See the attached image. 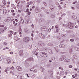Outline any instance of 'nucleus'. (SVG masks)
Wrapping results in <instances>:
<instances>
[{
	"label": "nucleus",
	"mask_w": 79,
	"mask_h": 79,
	"mask_svg": "<svg viewBox=\"0 0 79 79\" xmlns=\"http://www.w3.org/2000/svg\"><path fill=\"white\" fill-rule=\"evenodd\" d=\"M10 19H11V18L10 17H9L7 19H5V22H6V23H8V22H9L10 21Z\"/></svg>",
	"instance_id": "nucleus-9"
},
{
	"label": "nucleus",
	"mask_w": 79,
	"mask_h": 79,
	"mask_svg": "<svg viewBox=\"0 0 79 79\" xmlns=\"http://www.w3.org/2000/svg\"><path fill=\"white\" fill-rule=\"evenodd\" d=\"M54 8H55V6H50L49 10L50 11H52Z\"/></svg>",
	"instance_id": "nucleus-5"
},
{
	"label": "nucleus",
	"mask_w": 79,
	"mask_h": 79,
	"mask_svg": "<svg viewBox=\"0 0 79 79\" xmlns=\"http://www.w3.org/2000/svg\"><path fill=\"white\" fill-rule=\"evenodd\" d=\"M39 36L40 38L41 39H45V35L42 33H40L39 34Z\"/></svg>",
	"instance_id": "nucleus-6"
},
{
	"label": "nucleus",
	"mask_w": 79,
	"mask_h": 79,
	"mask_svg": "<svg viewBox=\"0 0 79 79\" xmlns=\"http://www.w3.org/2000/svg\"><path fill=\"white\" fill-rule=\"evenodd\" d=\"M24 31L26 33H27V34L29 33V30L27 28H25L24 30Z\"/></svg>",
	"instance_id": "nucleus-11"
},
{
	"label": "nucleus",
	"mask_w": 79,
	"mask_h": 79,
	"mask_svg": "<svg viewBox=\"0 0 79 79\" xmlns=\"http://www.w3.org/2000/svg\"><path fill=\"white\" fill-rule=\"evenodd\" d=\"M40 69H41V70H42V72H44V71L45 70L44 68L43 67H41Z\"/></svg>",
	"instance_id": "nucleus-26"
},
{
	"label": "nucleus",
	"mask_w": 79,
	"mask_h": 79,
	"mask_svg": "<svg viewBox=\"0 0 79 79\" xmlns=\"http://www.w3.org/2000/svg\"><path fill=\"white\" fill-rule=\"evenodd\" d=\"M62 17H63L64 16H66V14H64L62 15Z\"/></svg>",
	"instance_id": "nucleus-42"
},
{
	"label": "nucleus",
	"mask_w": 79,
	"mask_h": 79,
	"mask_svg": "<svg viewBox=\"0 0 79 79\" xmlns=\"http://www.w3.org/2000/svg\"><path fill=\"white\" fill-rule=\"evenodd\" d=\"M38 16L39 17H42V15L40 14H39L38 15Z\"/></svg>",
	"instance_id": "nucleus-34"
},
{
	"label": "nucleus",
	"mask_w": 79,
	"mask_h": 79,
	"mask_svg": "<svg viewBox=\"0 0 79 79\" xmlns=\"http://www.w3.org/2000/svg\"><path fill=\"white\" fill-rule=\"evenodd\" d=\"M20 79H27L24 77L23 76H20L19 77Z\"/></svg>",
	"instance_id": "nucleus-18"
},
{
	"label": "nucleus",
	"mask_w": 79,
	"mask_h": 79,
	"mask_svg": "<svg viewBox=\"0 0 79 79\" xmlns=\"http://www.w3.org/2000/svg\"><path fill=\"white\" fill-rule=\"evenodd\" d=\"M23 40L24 42H29V38L27 37H25L23 38Z\"/></svg>",
	"instance_id": "nucleus-4"
},
{
	"label": "nucleus",
	"mask_w": 79,
	"mask_h": 79,
	"mask_svg": "<svg viewBox=\"0 0 79 79\" xmlns=\"http://www.w3.org/2000/svg\"><path fill=\"white\" fill-rule=\"evenodd\" d=\"M55 28H56V29H58V26L56 25L55 26Z\"/></svg>",
	"instance_id": "nucleus-47"
},
{
	"label": "nucleus",
	"mask_w": 79,
	"mask_h": 79,
	"mask_svg": "<svg viewBox=\"0 0 79 79\" xmlns=\"http://www.w3.org/2000/svg\"><path fill=\"white\" fill-rule=\"evenodd\" d=\"M69 68H73V66H72V65H69Z\"/></svg>",
	"instance_id": "nucleus-46"
},
{
	"label": "nucleus",
	"mask_w": 79,
	"mask_h": 79,
	"mask_svg": "<svg viewBox=\"0 0 79 79\" xmlns=\"http://www.w3.org/2000/svg\"><path fill=\"white\" fill-rule=\"evenodd\" d=\"M65 47V46L64 44H60V47L61 48H64Z\"/></svg>",
	"instance_id": "nucleus-19"
},
{
	"label": "nucleus",
	"mask_w": 79,
	"mask_h": 79,
	"mask_svg": "<svg viewBox=\"0 0 79 79\" xmlns=\"http://www.w3.org/2000/svg\"><path fill=\"white\" fill-rule=\"evenodd\" d=\"M10 54L11 55H13V52H10Z\"/></svg>",
	"instance_id": "nucleus-53"
},
{
	"label": "nucleus",
	"mask_w": 79,
	"mask_h": 79,
	"mask_svg": "<svg viewBox=\"0 0 79 79\" xmlns=\"http://www.w3.org/2000/svg\"><path fill=\"white\" fill-rule=\"evenodd\" d=\"M55 49L57 53H58V48L57 47H55Z\"/></svg>",
	"instance_id": "nucleus-20"
},
{
	"label": "nucleus",
	"mask_w": 79,
	"mask_h": 79,
	"mask_svg": "<svg viewBox=\"0 0 79 79\" xmlns=\"http://www.w3.org/2000/svg\"><path fill=\"white\" fill-rule=\"evenodd\" d=\"M42 29H43V31H45V30L46 29V27H43L42 28Z\"/></svg>",
	"instance_id": "nucleus-25"
},
{
	"label": "nucleus",
	"mask_w": 79,
	"mask_h": 79,
	"mask_svg": "<svg viewBox=\"0 0 79 79\" xmlns=\"http://www.w3.org/2000/svg\"><path fill=\"white\" fill-rule=\"evenodd\" d=\"M31 2H27V4L28 5H31Z\"/></svg>",
	"instance_id": "nucleus-40"
},
{
	"label": "nucleus",
	"mask_w": 79,
	"mask_h": 79,
	"mask_svg": "<svg viewBox=\"0 0 79 79\" xmlns=\"http://www.w3.org/2000/svg\"><path fill=\"white\" fill-rule=\"evenodd\" d=\"M52 60H55V57H52Z\"/></svg>",
	"instance_id": "nucleus-48"
},
{
	"label": "nucleus",
	"mask_w": 79,
	"mask_h": 79,
	"mask_svg": "<svg viewBox=\"0 0 79 79\" xmlns=\"http://www.w3.org/2000/svg\"><path fill=\"white\" fill-rule=\"evenodd\" d=\"M73 58H75V59H76V55H74L73 56Z\"/></svg>",
	"instance_id": "nucleus-36"
},
{
	"label": "nucleus",
	"mask_w": 79,
	"mask_h": 79,
	"mask_svg": "<svg viewBox=\"0 0 79 79\" xmlns=\"http://www.w3.org/2000/svg\"><path fill=\"white\" fill-rule=\"evenodd\" d=\"M23 54L24 53H23V50H21L19 51V55H20V56H23Z\"/></svg>",
	"instance_id": "nucleus-7"
},
{
	"label": "nucleus",
	"mask_w": 79,
	"mask_h": 79,
	"mask_svg": "<svg viewBox=\"0 0 79 79\" xmlns=\"http://www.w3.org/2000/svg\"><path fill=\"white\" fill-rule=\"evenodd\" d=\"M20 23L22 24H23L24 23V20L22 19L21 21H20Z\"/></svg>",
	"instance_id": "nucleus-23"
},
{
	"label": "nucleus",
	"mask_w": 79,
	"mask_h": 79,
	"mask_svg": "<svg viewBox=\"0 0 79 79\" xmlns=\"http://www.w3.org/2000/svg\"><path fill=\"white\" fill-rule=\"evenodd\" d=\"M38 45L40 47H44L45 45V44L42 43L41 41H40L38 42Z\"/></svg>",
	"instance_id": "nucleus-3"
},
{
	"label": "nucleus",
	"mask_w": 79,
	"mask_h": 79,
	"mask_svg": "<svg viewBox=\"0 0 79 79\" xmlns=\"http://www.w3.org/2000/svg\"><path fill=\"white\" fill-rule=\"evenodd\" d=\"M31 27H32L34 28V25L33 24H32L31 25Z\"/></svg>",
	"instance_id": "nucleus-63"
},
{
	"label": "nucleus",
	"mask_w": 79,
	"mask_h": 79,
	"mask_svg": "<svg viewBox=\"0 0 79 79\" xmlns=\"http://www.w3.org/2000/svg\"><path fill=\"white\" fill-rule=\"evenodd\" d=\"M59 8H60V9H61L62 8H61V5H60L59 6H58Z\"/></svg>",
	"instance_id": "nucleus-49"
},
{
	"label": "nucleus",
	"mask_w": 79,
	"mask_h": 79,
	"mask_svg": "<svg viewBox=\"0 0 79 79\" xmlns=\"http://www.w3.org/2000/svg\"><path fill=\"white\" fill-rule=\"evenodd\" d=\"M31 48H32V45H30L29 46V49H31Z\"/></svg>",
	"instance_id": "nucleus-41"
},
{
	"label": "nucleus",
	"mask_w": 79,
	"mask_h": 79,
	"mask_svg": "<svg viewBox=\"0 0 79 79\" xmlns=\"http://www.w3.org/2000/svg\"><path fill=\"white\" fill-rule=\"evenodd\" d=\"M77 7L78 9H79V5H78Z\"/></svg>",
	"instance_id": "nucleus-64"
},
{
	"label": "nucleus",
	"mask_w": 79,
	"mask_h": 79,
	"mask_svg": "<svg viewBox=\"0 0 79 79\" xmlns=\"http://www.w3.org/2000/svg\"><path fill=\"white\" fill-rule=\"evenodd\" d=\"M35 74H34L31 76V78L32 79H34L35 77Z\"/></svg>",
	"instance_id": "nucleus-28"
},
{
	"label": "nucleus",
	"mask_w": 79,
	"mask_h": 79,
	"mask_svg": "<svg viewBox=\"0 0 79 79\" xmlns=\"http://www.w3.org/2000/svg\"><path fill=\"white\" fill-rule=\"evenodd\" d=\"M10 73L12 74V76H13V75H14V74L13 73V72L12 71H10Z\"/></svg>",
	"instance_id": "nucleus-43"
},
{
	"label": "nucleus",
	"mask_w": 79,
	"mask_h": 79,
	"mask_svg": "<svg viewBox=\"0 0 79 79\" xmlns=\"http://www.w3.org/2000/svg\"><path fill=\"white\" fill-rule=\"evenodd\" d=\"M74 48H75L76 50H77V51H78L79 50V48H78L75 47Z\"/></svg>",
	"instance_id": "nucleus-30"
},
{
	"label": "nucleus",
	"mask_w": 79,
	"mask_h": 79,
	"mask_svg": "<svg viewBox=\"0 0 79 79\" xmlns=\"http://www.w3.org/2000/svg\"><path fill=\"white\" fill-rule=\"evenodd\" d=\"M57 39L59 40H61V37L59 36H57Z\"/></svg>",
	"instance_id": "nucleus-29"
},
{
	"label": "nucleus",
	"mask_w": 79,
	"mask_h": 79,
	"mask_svg": "<svg viewBox=\"0 0 79 79\" xmlns=\"http://www.w3.org/2000/svg\"><path fill=\"white\" fill-rule=\"evenodd\" d=\"M59 31V30L57 28L56 30V31H54V33H56V32H58Z\"/></svg>",
	"instance_id": "nucleus-31"
},
{
	"label": "nucleus",
	"mask_w": 79,
	"mask_h": 79,
	"mask_svg": "<svg viewBox=\"0 0 79 79\" xmlns=\"http://www.w3.org/2000/svg\"><path fill=\"white\" fill-rule=\"evenodd\" d=\"M43 3L44 4V5H45V6H47V3H46V2H43Z\"/></svg>",
	"instance_id": "nucleus-45"
},
{
	"label": "nucleus",
	"mask_w": 79,
	"mask_h": 79,
	"mask_svg": "<svg viewBox=\"0 0 79 79\" xmlns=\"http://www.w3.org/2000/svg\"><path fill=\"white\" fill-rule=\"evenodd\" d=\"M40 55L42 57H46L47 56V54L44 52H41L40 53Z\"/></svg>",
	"instance_id": "nucleus-2"
},
{
	"label": "nucleus",
	"mask_w": 79,
	"mask_h": 79,
	"mask_svg": "<svg viewBox=\"0 0 79 79\" xmlns=\"http://www.w3.org/2000/svg\"><path fill=\"white\" fill-rule=\"evenodd\" d=\"M27 14H28V15H30L31 14V12H28V13Z\"/></svg>",
	"instance_id": "nucleus-58"
},
{
	"label": "nucleus",
	"mask_w": 79,
	"mask_h": 79,
	"mask_svg": "<svg viewBox=\"0 0 79 79\" xmlns=\"http://www.w3.org/2000/svg\"><path fill=\"white\" fill-rule=\"evenodd\" d=\"M66 73H70V72H69V70H67L66 71Z\"/></svg>",
	"instance_id": "nucleus-50"
},
{
	"label": "nucleus",
	"mask_w": 79,
	"mask_h": 79,
	"mask_svg": "<svg viewBox=\"0 0 79 79\" xmlns=\"http://www.w3.org/2000/svg\"><path fill=\"white\" fill-rule=\"evenodd\" d=\"M2 3L4 5H6V1L5 0L3 1Z\"/></svg>",
	"instance_id": "nucleus-22"
},
{
	"label": "nucleus",
	"mask_w": 79,
	"mask_h": 79,
	"mask_svg": "<svg viewBox=\"0 0 79 79\" xmlns=\"http://www.w3.org/2000/svg\"><path fill=\"white\" fill-rule=\"evenodd\" d=\"M70 41L71 42H74V40L73 39H71L70 40Z\"/></svg>",
	"instance_id": "nucleus-44"
},
{
	"label": "nucleus",
	"mask_w": 79,
	"mask_h": 79,
	"mask_svg": "<svg viewBox=\"0 0 79 79\" xmlns=\"http://www.w3.org/2000/svg\"><path fill=\"white\" fill-rule=\"evenodd\" d=\"M59 75L60 76H63V73L61 72H60V73Z\"/></svg>",
	"instance_id": "nucleus-38"
},
{
	"label": "nucleus",
	"mask_w": 79,
	"mask_h": 79,
	"mask_svg": "<svg viewBox=\"0 0 79 79\" xmlns=\"http://www.w3.org/2000/svg\"><path fill=\"white\" fill-rule=\"evenodd\" d=\"M55 15H52L51 16V17L52 18H55Z\"/></svg>",
	"instance_id": "nucleus-55"
},
{
	"label": "nucleus",
	"mask_w": 79,
	"mask_h": 79,
	"mask_svg": "<svg viewBox=\"0 0 79 79\" xmlns=\"http://www.w3.org/2000/svg\"><path fill=\"white\" fill-rule=\"evenodd\" d=\"M25 19L26 20V21H29V20L30 19V17L29 16L25 17Z\"/></svg>",
	"instance_id": "nucleus-12"
},
{
	"label": "nucleus",
	"mask_w": 79,
	"mask_h": 79,
	"mask_svg": "<svg viewBox=\"0 0 79 79\" xmlns=\"http://www.w3.org/2000/svg\"><path fill=\"white\" fill-rule=\"evenodd\" d=\"M40 11V10L39 8H37L35 9V12L36 13H39Z\"/></svg>",
	"instance_id": "nucleus-10"
},
{
	"label": "nucleus",
	"mask_w": 79,
	"mask_h": 79,
	"mask_svg": "<svg viewBox=\"0 0 79 79\" xmlns=\"http://www.w3.org/2000/svg\"><path fill=\"white\" fill-rule=\"evenodd\" d=\"M6 61H7V63L9 64L11 63V60L10 59H6Z\"/></svg>",
	"instance_id": "nucleus-21"
},
{
	"label": "nucleus",
	"mask_w": 79,
	"mask_h": 79,
	"mask_svg": "<svg viewBox=\"0 0 79 79\" xmlns=\"http://www.w3.org/2000/svg\"><path fill=\"white\" fill-rule=\"evenodd\" d=\"M62 57L64 58L62 59V60H64V59L66 57V56L65 55H62Z\"/></svg>",
	"instance_id": "nucleus-32"
},
{
	"label": "nucleus",
	"mask_w": 79,
	"mask_h": 79,
	"mask_svg": "<svg viewBox=\"0 0 79 79\" xmlns=\"http://www.w3.org/2000/svg\"><path fill=\"white\" fill-rule=\"evenodd\" d=\"M48 32H50L51 31V29H49L48 31Z\"/></svg>",
	"instance_id": "nucleus-54"
},
{
	"label": "nucleus",
	"mask_w": 79,
	"mask_h": 79,
	"mask_svg": "<svg viewBox=\"0 0 79 79\" xmlns=\"http://www.w3.org/2000/svg\"><path fill=\"white\" fill-rule=\"evenodd\" d=\"M16 68L17 70H18L19 71H23V69H22V68L19 66H17Z\"/></svg>",
	"instance_id": "nucleus-8"
},
{
	"label": "nucleus",
	"mask_w": 79,
	"mask_h": 79,
	"mask_svg": "<svg viewBox=\"0 0 79 79\" xmlns=\"http://www.w3.org/2000/svg\"><path fill=\"white\" fill-rule=\"evenodd\" d=\"M74 69L75 70V71H77V69L74 68Z\"/></svg>",
	"instance_id": "nucleus-56"
},
{
	"label": "nucleus",
	"mask_w": 79,
	"mask_h": 79,
	"mask_svg": "<svg viewBox=\"0 0 79 79\" xmlns=\"http://www.w3.org/2000/svg\"><path fill=\"white\" fill-rule=\"evenodd\" d=\"M0 27H4V25H0Z\"/></svg>",
	"instance_id": "nucleus-52"
},
{
	"label": "nucleus",
	"mask_w": 79,
	"mask_h": 79,
	"mask_svg": "<svg viewBox=\"0 0 79 79\" xmlns=\"http://www.w3.org/2000/svg\"><path fill=\"white\" fill-rule=\"evenodd\" d=\"M73 24L71 23H68L67 25V26L70 29H72L73 28Z\"/></svg>",
	"instance_id": "nucleus-1"
},
{
	"label": "nucleus",
	"mask_w": 79,
	"mask_h": 79,
	"mask_svg": "<svg viewBox=\"0 0 79 79\" xmlns=\"http://www.w3.org/2000/svg\"><path fill=\"white\" fill-rule=\"evenodd\" d=\"M33 60V59H32V58H30L29 59H27L26 61H32Z\"/></svg>",
	"instance_id": "nucleus-14"
},
{
	"label": "nucleus",
	"mask_w": 79,
	"mask_h": 79,
	"mask_svg": "<svg viewBox=\"0 0 79 79\" xmlns=\"http://www.w3.org/2000/svg\"><path fill=\"white\" fill-rule=\"evenodd\" d=\"M7 13V10L6 9H4L3 11L4 15H6V14Z\"/></svg>",
	"instance_id": "nucleus-16"
},
{
	"label": "nucleus",
	"mask_w": 79,
	"mask_h": 79,
	"mask_svg": "<svg viewBox=\"0 0 79 79\" xmlns=\"http://www.w3.org/2000/svg\"><path fill=\"white\" fill-rule=\"evenodd\" d=\"M11 36H12V34H9L8 35V37H11Z\"/></svg>",
	"instance_id": "nucleus-35"
},
{
	"label": "nucleus",
	"mask_w": 79,
	"mask_h": 79,
	"mask_svg": "<svg viewBox=\"0 0 79 79\" xmlns=\"http://www.w3.org/2000/svg\"><path fill=\"white\" fill-rule=\"evenodd\" d=\"M38 50H39V49L35 48L34 49V51H33V52H34V53H35V52H36Z\"/></svg>",
	"instance_id": "nucleus-17"
},
{
	"label": "nucleus",
	"mask_w": 79,
	"mask_h": 79,
	"mask_svg": "<svg viewBox=\"0 0 79 79\" xmlns=\"http://www.w3.org/2000/svg\"><path fill=\"white\" fill-rule=\"evenodd\" d=\"M77 1H75V2H73V4H75V3H76Z\"/></svg>",
	"instance_id": "nucleus-61"
},
{
	"label": "nucleus",
	"mask_w": 79,
	"mask_h": 79,
	"mask_svg": "<svg viewBox=\"0 0 79 79\" xmlns=\"http://www.w3.org/2000/svg\"><path fill=\"white\" fill-rule=\"evenodd\" d=\"M63 58H64L63 57V56H62L60 58V60H61V61H63V60H63Z\"/></svg>",
	"instance_id": "nucleus-33"
},
{
	"label": "nucleus",
	"mask_w": 79,
	"mask_h": 79,
	"mask_svg": "<svg viewBox=\"0 0 79 79\" xmlns=\"http://www.w3.org/2000/svg\"><path fill=\"white\" fill-rule=\"evenodd\" d=\"M33 69H34V68H31V69H30V71H33Z\"/></svg>",
	"instance_id": "nucleus-39"
},
{
	"label": "nucleus",
	"mask_w": 79,
	"mask_h": 79,
	"mask_svg": "<svg viewBox=\"0 0 79 79\" xmlns=\"http://www.w3.org/2000/svg\"><path fill=\"white\" fill-rule=\"evenodd\" d=\"M70 61V59H66L64 60L65 62H69Z\"/></svg>",
	"instance_id": "nucleus-15"
},
{
	"label": "nucleus",
	"mask_w": 79,
	"mask_h": 79,
	"mask_svg": "<svg viewBox=\"0 0 79 79\" xmlns=\"http://www.w3.org/2000/svg\"><path fill=\"white\" fill-rule=\"evenodd\" d=\"M10 33H11L12 34H13V32L12 31H10Z\"/></svg>",
	"instance_id": "nucleus-62"
},
{
	"label": "nucleus",
	"mask_w": 79,
	"mask_h": 79,
	"mask_svg": "<svg viewBox=\"0 0 79 79\" xmlns=\"http://www.w3.org/2000/svg\"><path fill=\"white\" fill-rule=\"evenodd\" d=\"M62 69V67H60L59 68V69Z\"/></svg>",
	"instance_id": "nucleus-59"
},
{
	"label": "nucleus",
	"mask_w": 79,
	"mask_h": 79,
	"mask_svg": "<svg viewBox=\"0 0 79 79\" xmlns=\"http://www.w3.org/2000/svg\"><path fill=\"white\" fill-rule=\"evenodd\" d=\"M61 36L62 37H66V34H62L61 35Z\"/></svg>",
	"instance_id": "nucleus-27"
},
{
	"label": "nucleus",
	"mask_w": 79,
	"mask_h": 79,
	"mask_svg": "<svg viewBox=\"0 0 79 79\" xmlns=\"http://www.w3.org/2000/svg\"><path fill=\"white\" fill-rule=\"evenodd\" d=\"M48 52L50 54H52V49H49Z\"/></svg>",
	"instance_id": "nucleus-24"
},
{
	"label": "nucleus",
	"mask_w": 79,
	"mask_h": 79,
	"mask_svg": "<svg viewBox=\"0 0 79 79\" xmlns=\"http://www.w3.org/2000/svg\"><path fill=\"white\" fill-rule=\"evenodd\" d=\"M56 78L57 79H60V77H56Z\"/></svg>",
	"instance_id": "nucleus-60"
},
{
	"label": "nucleus",
	"mask_w": 79,
	"mask_h": 79,
	"mask_svg": "<svg viewBox=\"0 0 79 79\" xmlns=\"http://www.w3.org/2000/svg\"><path fill=\"white\" fill-rule=\"evenodd\" d=\"M4 32V30L2 28H0V35L1 33H3Z\"/></svg>",
	"instance_id": "nucleus-13"
},
{
	"label": "nucleus",
	"mask_w": 79,
	"mask_h": 79,
	"mask_svg": "<svg viewBox=\"0 0 79 79\" xmlns=\"http://www.w3.org/2000/svg\"><path fill=\"white\" fill-rule=\"evenodd\" d=\"M33 72L34 73H37V69H35L33 71Z\"/></svg>",
	"instance_id": "nucleus-37"
},
{
	"label": "nucleus",
	"mask_w": 79,
	"mask_h": 79,
	"mask_svg": "<svg viewBox=\"0 0 79 79\" xmlns=\"http://www.w3.org/2000/svg\"><path fill=\"white\" fill-rule=\"evenodd\" d=\"M41 9H42V10H45V7H42L41 8Z\"/></svg>",
	"instance_id": "nucleus-57"
},
{
	"label": "nucleus",
	"mask_w": 79,
	"mask_h": 79,
	"mask_svg": "<svg viewBox=\"0 0 79 79\" xmlns=\"http://www.w3.org/2000/svg\"><path fill=\"white\" fill-rule=\"evenodd\" d=\"M3 45H7V44L5 42H4L3 43Z\"/></svg>",
	"instance_id": "nucleus-51"
}]
</instances>
